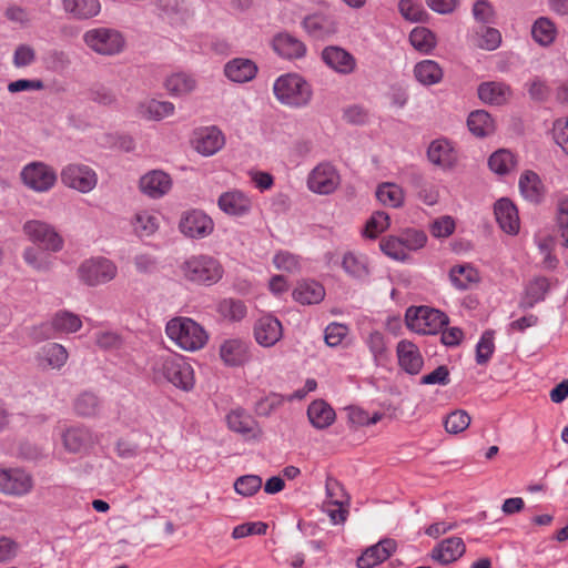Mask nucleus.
I'll return each instance as SVG.
<instances>
[{
	"label": "nucleus",
	"instance_id": "f257e3e1",
	"mask_svg": "<svg viewBox=\"0 0 568 568\" xmlns=\"http://www.w3.org/2000/svg\"><path fill=\"white\" fill-rule=\"evenodd\" d=\"M273 93L283 105L301 109L307 106L313 98L312 85L298 73L280 75L273 84Z\"/></svg>",
	"mask_w": 568,
	"mask_h": 568
},
{
	"label": "nucleus",
	"instance_id": "f03ea898",
	"mask_svg": "<svg viewBox=\"0 0 568 568\" xmlns=\"http://www.w3.org/2000/svg\"><path fill=\"white\" fill-rule=\"evenodd\" d=\"M155 377L164 378L175 387L190 392L195 384L192 365L179 354L159 356L153 365Z\"/></svg>",
	"mask_w": 568,
	"mask_h": 568
},
{
	"label": "nucleus",
	"instance_id": "7ed1b4c3",
	"mask_svg": "<svg viewBox=\"0 0 568 568\" xmlns=\"http://www.w3.org/2000/svg\"><path fill=\"white\" fill-rule=\"evenodd\" d=\"M166 336L180 348L195 352L203 348L209 339L206 331L190 317H173L165 325Z\"/></svg>",
	"mask_w": 568,
	"mask_h": 568
},
{
	"label": "nucleus",
	"instance_id": "20e7f679",
	"mask_svg": "<svg viewBox=\"0 0 568 568\" xmlns=\"http://www.w3.org/2000/svg\"><path fill=\"white\" fill-rule=\"evenodd\" d=\"M181 276L197 285L211 286L216 284L224 274L219 260L211 255H192L179 265Z\"/></svg>",
	"mask_w": 568,
	"mask_h": 568
},
{
	"label": "nucleus",
	"instance_id": "39448f33",
	"mask_svg": "<svg viewBox=\"0 0 568 568\" xmlns=\"http://www.w3.org/2000/svg\"><path fill=\"white\" fill-rule=\"evenodd\" d=\"M75 274L81 284L97 287L113 281L118 275V266L105 256H91L79 264Z\"/></svg>",
	"mask_w": 568,
	"mask_h": 568
},
{
	"label": "nucleus",
	"instance_id": "423d86ee",
	"mask_svg": "<svg viewBox=\"0 0 568 568\" xmlns=\"http://www.w3.org/2000/svg\"><path fill=\"white\" fill-rule=\"evenodd\" d=\"M83 42L94 53L113 57L122 53L126 45L123 33L113 28L99 27L84 32Z\"/></svg>",
	"mask_w": 568,
	"mask_h": 568
},
{
	"label": "nucleus",
	"instance_id": "0eeeda50",
	"mask_svg": "<svg viewBox=\"0 0 568 568\" xmlns=\"http://www.w3.org/2000/svg\"><path fill=\"white\" fill-rule=\"evenodd\" d=\"M405 320L410 331L422 335H435L448 323L445 313L428 306L409 307Z\"/></svg>",
	"mask_w": 568,
	"mask_h": 568
},
{
	"label": "nucleus",
	"instance_id": "6e6552de",
	"mask_svg": "<svg viewBox=\"0 0 568 568\" xmlns=\"http://www.w3.org/2000/svg\"><path fill=\"white\" fill-rule=\"evenodd\" d=\"M22 231L30 242L40 245L47 252L58 253L64 247L63 236L52 224L45 221H26Z\"/></svg>",
	"mask_w": 568,
	"mask_h": 568
},
{
	"label": "nucleus",
	"instance_id": "1a4fd4ad",
	"mask_svg": "<svg viewBox=\"0 0 568 568\" xmlns=\"http://www.w3.org/2000/svg\"><path fill=\"white\" fill-rule=\"evenodd\" d=\"M59 435L64 450L78 456L90 454L99 442L91 429L79 425L59 427Z\"/></svg>",
	"mask_w": 568,
	"mask_h": 568
},
{
	"label": "nucleus",
	"instance_id": "9d476101",
	"mask_svg": "<svg viewBox=\"0 0 568 568\" xmlns=\"http://www.w3.org/2000/svg\"><path fill=\"white\" fill-rule=\"evenodd\" d=\"M178 227L185 237L202 240L214 232L215 223L203 210L190 209L181 213Z\"/></svg>",
	"mask_w": 568,
	"mask_h": 568
},
{
	"label": "nucleus",
	"instance_id": "9b49d317",
	"mask_svg": "<svg viewBox=\"0 0 568 568\" xmlns=\"http://www.w3.org/2000/svg\"><path fill=\"white\" fill-rule=\"evenodd\" d=\"M20 178L28 189L44 193L55 185L58 175L52 166L44 162L34 161L22 168Z\"/></svg>",
	"mask_w": 568,
	"mask_h": 568
},
{
	"label": "nucleus",
	"instance_id": "f8f14e48",
	"mask_svg": "<svg viewBox=\"0 0 568 568\" xmlns=\"http://www.w3.org/2000/svg\"><path fill=\"white\" fill-rule=\"evenodd\" d=\"M82 327L79 315L67 311H58L47 323L36 328L34 334L40 339H49L62 334H72Z\"/></svg>",
	"mask_w": 568,
	"mask_h": 568
},
{
	"label": "nucleus",
	"instance_id": "ddd939ff",
	"mask_svg": "<svg viewBox=\"0 0 568 568\" xmlns=\"http://www.w3.org/2000/svg\"><path fill=\"white\" fill-rule=\"evenodd\" d=\"M341 183L337 170L327 162L317 164L308 174L306 184L311 192L328 195L335 192Z\"/></svg>",
	"mask_w": 568,
	"mask_h": 568
},
{
	"label": "nucleus",
	"instance_id": "4468645a",
	"mask_svg": "<svg viewBox=\"0 0 568 568\" xmlns=\"http://www.w3.org/2000/svg\"><path fill=\"white\" fill-rule=\"evenodd\" d=\"M217 207L230 217H245L253 210L252 197L240 189H231L217 197Z\"/></svg>",
	"mask_w": 568,
	"mask_h": 568
},
{
	"label": "nucleus",
	"instance_id": "2eb2a0df",
	"mask_svg": "<svg viewBox=\"0 0 568 568\" xmlns=\"http://www.w3.org/2000/svg\"><path fill=\"white\" fill-rule=\"evenodd\" d=\"M62 183L82 193L92 191L97 183L95 172L84 164H69L61 172Z\"/></svg>",
	"mask_w": 568,
	"mask_h": 568
},
{
	"label": "nucleus",
	"instance_id": "dca6fc26",
	"mask_svg": "<svg viewBox=\"0 0 568 568\" xmlns=\"http://www.w3.org/2000/svg\"><path fill=\"white\" fill-rule=\"evenodd\" d=\"M192 145L199 154L212 156L225 145V135L215 125L199 128L193 132Z\"/></svg>",
	"mask_w": 568,
	"mask_h": 568
},
{
	"label": "nucleus",
	"instance_id": "f3484780",
	"mask_svg": "<svg viewBox=\"0 0 568 568\" xmlns=\"http://www.w3.org/2000/svg\"><path fill=\"white\" fill-rule=\"evenodd\" d=\"M253 336L262 347L270 348L276 345L283 337L281 321L270 313L263 314L254 323Z\"/></svg>",
	"mask_w": 568,
	"mask_h": 568
},
{
	"label": "nucleus",
	"instance_id": "a211bd4d",
	"mask_svg": "<svg viewBox=\"0 0 568 568\" xmlns=\"http://www.w3.org/2000/svg\"><path fill=\"white\" fill-rule=\"evenodd\" d=\"M230 430L240 434L246 440H258L262 428L255 418L243 408L232 409L225 417Z\"/></svg>",
	"mask_w": 568,
	"mask_h": 568
},
{
	"label": "nucleus",
	"instance_id": "6ab92c4d",
	"mask_svg": "<svg viewBox=\"0 0 568 568\" xmlns=\"http://www.w3.org/2000/svg\"><path fill=\"white\" fill-rule=\"evenodd\" d=\"M31 476L20 468H0V493L23 496L31 491Z\"/></svg>",
	"mask_w": 568,
	"mask_h": 568
},
{
	"label": "nucleus",
	"instance_id": "aec40b11",
	"mask_svg": "<svg viewBox=\"0 0 568 568\" xmlns=\"http://www.w3.org/2000/svg\"><path fill=\"white\" fill-rule=\"evenodd\" d=\"M172 186V178L162 170H151L139 180L140 192L152 200L162 199L169 194Z\"/></svg>",
	"mask_w": 568,
	"mask_h": 568
},
{
	"label": "nucleus",
	"instance_id": "412c9836",
	"mask_svg": "<svg viewBox=\"0 0 568 568\" xmlns=\"http://www.w3.org/2000/svg\"><path fill=\"white\" fill-rule=\"evenodd\" d=\"M427 159L433 165L449 171L458 163V152L449 140L439 138L428 145Z\"/></svg>",
	"mask_w": 568,
	"mask_h": 568
},
{
	"label": "nucleus",
	"instance_id": "4be33fe9",
	"mask_svg": "<svg viewBox=\"0 0 568 568\" xmlns=\"http://www.w3.org/2000/svg\"><path fill=\"white\" fill-rule=\"evenodd\" d=\"M219 354L225 366H243L251 358V345L242 338H227L221 343Z\"/></svg>",
	"mask_w": 568,
	"mask_h": 568
},
{
	"label": "nucleus",
	"instance_id": "5701e85b",
	"mask_svg": "<svg viewBox=\"0 0 568 568\" xmlns=\"http://www.w3.org/2000/svg\"><path fill=\"white\" fill-rule=\"evenodd\" d=\"M160 224V212L154 209H139L130 217L132 232L140 239L154 235Z\"/></svg>",
	"mask_w": 568,
	"mask_h": 568
},
{
	"label": "nucleus",
	"instance_id": "b1692460",
	"mask_svg": "<svg viewBox=\"0 0 568 568\" xmlns=\"http://www.w3.org/2000/svg\"><path fill=\"white\" fill-rule=\"evenodd\" d=\"M163 88L172 98H185L197 88V81L192 73L173 71L163 79Z\"/></svg>",
	"mask_w": 568,
	"mask_h": 568
},
{
	"label": "nucleus",
	"instance_id": "393cba45",
	"mask_svg": "<svg viewBox=\"0 0 568 568\" xmlns=\"http://www.w3.org/2000/svg\"><path fill=\"white\" fill-rule=\"evenodd\" d=\"M495 216L500 229L510 235H516L520 229L518 210L508 199H499L495 203Z\"/></svg>",
	"mask_w": 568,
	"mask_h": 568
},
{
	"label": "nucleus",
	"instance_id": "a878e982",
	"mask_svg": "<svg viewBox=\"0 0 568 568\" xmlns=\"http://www.w3.org/2000/svg\"><path fill=\"white\" fill-rule=\"evenodd\" d=\"M396 541L394 539H383L377 544L368 547L357 559L358 568H373L385 561L396 550Z\"/></svg>",
	"mask_w": 568,
	"mask_h": 568
},
{
	"label": "nucleus",
	"instance_id": "bb28decb",
	"mask_svg": "<svg viewBox=\"0 0 568 568\" xmlns=\"http://www.w3.org/2000/svg\"><path fill=\"white\" fill-rule=\"evenodd\" d=\"M322 59L327 67L341 74H349L356 68L355 58L339 47H327L322 51Z\"/></svg>",
	"mask_w": 568,
	"mask_h": 568
},
{
	"label": "nucleus",
	"instance_id": "cd10ccee",
	"mask_svg": "<svg viewBox=\"0 0 568 568\" xmlns=\"http://www.w3.org/2000/svg\"><path fill=\"white\" fill-rule=\"evenodd\" d=\"M36 358L43 368L61 369L68 362L69 353L59 343H48L39 348Z\"/></svg>",
	"mask_w": 568,
	"mask_h": 568
},
{
	"label": "nucleus",
	"instance_id": "c85d7f7f",
	"mask_svg": "<svg viewBox=\"0 0 568 568\" xmlns=\"http://www.w3.org/2000/svg\"><path fill=\"white\" fill-rule=\"evenodd\" d=\"M136 113L149 121H162L175 113V105L170 101L146 99L138 104Z\"/></svg>",
	"mask_w": 568,
	"mask_h": 568
},
{
	"label": "nucleus",
	"instance_id": "c756f323",
	"mask_svg": "<svg viewBox=\"0 0 568 568\" xmlns=\"http://www.w3.org/2000/svg\"><path fill=\"white\" fill-rule=\"evenodd\" d=\"M466 550L459 537H449L440 541L432 551V558L442 565H448L459 559Z\"/></svg>",
	"mask_w": 568,
	"mask_h": 568
},
{
	"label": "nucleus",
	"instance_id": "7c9ffc66",
	"mask_svg": "<svg viewBox=\"0 0 568 568\" xmlns=\"http://www.w3.org/2000/svg\"><path fill=\"white\" fill-rule=\"evenodd\" d=\"M257 65L254 61L244 58L230 60L224 67L225 77L236 83L248 82L255 78Z\"/></svg>",
	"mask_w": 568,
	"mask_h": 568
},
{
	"label": "nucleus",
	"instance_id": "2f4dec72",
	"mask_svg": "<svg viewBox=\"0 0 568 568\" xmlns=\"http://www.w3.org/2000/svg\"><path fill=\"white\" fill-rule=\"evenodd\" d=\"M292 296L303 305L318 304L325 297V288L314 280H302L296 283Z\"/></svg>",
	"mask_w": 568,
	"mask_h": 568
},
{
	"label": "nucleus",
	"instance_id": "473e14b6",
	"mask_svg": "<svg viewBox=\"0 0 568 568\" xmlns=\"http://www.w3.org/2000/svg\"><path fill=\"white\" fill-rule=\"evenodd\" d=\"M272 47L278 55L285 59H298L306 52V47L300 39L285 32L273 38Z\"/></svg>",
	"mask_w": 568,
	"mask_h": 568
},
{
	"label": "nucleus",
	"instance_id": "72a5a7b5",
	"mask_svg": "<svg viewBox=\"0 0 568 568\" xmlns=\"http://www.w3.org/2000/svg\"><path fill=\"white\" fill-rule=\"evenodd\" d=\"M397 357L400 367L408 374H418L424 361L418 347L408 341H400L397 345Z\"/></svg>",
	"mask_w": 568,
	"mask_h": 568
},
{
	"label": "nucleus",
	"instance_id": "f704fd0d",
	"mask_svg": "<svg viewBox=\"0 0 568 568\" xmlns=\"http://www.w3.org/2000/svg\"><path fill=\"white\" fill-rule=\"evenodd\" d=\"M302 26L304 30L315 39H323L336 31V24L333 18L322 13L305 17Z\"/></svg>",
	"mask_w": 568,
	"mask_h": 568
},
{
	"label": "nucleus",
	"instance_id": "c9c22d12",
	"mask_svg": "<svg viewBox=\"0 0 568 568\" xmlns=\"http://www.w3.org/2000/svg\"><path fill=\"white\" fill-rule=\"evenodd\" d=\"M478 97L485 103L501 105L511 98V90L504 82H484L478 87Z\"/></svg>",
	"mask_w": 568,
	"mask_h": 568
},
{
	"label": "nucleus",
	"instance_id": "e433bc0d",
	"mask_svg": "<svg viewBox=\"0 0 568 568\" xmlns=\"http://www.w3.org/2000/svg\"><path fill=\"white\" fill-rule=\"evenodd\" d=\"M519 191L524 199L529 202L538 203L545 194V186L539 175L530 170L521 173L519 178Z\"/></svg>",
	"mask_w": 568,
	"mask_h": 568
},
{
	"label": "nucleus",
	"instance_id": "4c0bfd02",
	"mask_svg": "<svg viewBox=\"0 0 568 568\" xmlns=\"http://www.w3.org/2000/svg\"><path fill=\"white\" fill-rule=\"evenodd\" d=\"M449 281L455 288L465 291L477 284L480 281V275L471 264H458L450 268Z\"/></svg>",
	"mask_w": 568,
	"mask_h": 568
},
{
	"label": "nucleus",
	"instance_id": "58836bf2",
	"mask_svg": "<svg viewBox=\"0 0 568 568\" xmlns=\"http://www.w3.org/2000/svg\"><path fill=\"white\" fill-rule=\"evenodd\" d=\"M307 416L311 424L317 429L331 426L335 418V410L324 400L317 399L310 404Z\"/></svg>",
	"mask_w": 568,
	"mask_h": 568
},
{
	"label": "nucleus",
	"instance_id": "ea45409f",
	"mask_svg": "<svg viewBox=\"0 0 568 568\" xmlns=\"http://www.w3.org/2000/svg\"><path fill=\"white\" fill-rule=\"evenodd\" d=\"M49 253L43 248L28 246L22 252V258L33 271L47 273L53 268L55 260Z\"/></svg>",
	"mask_w": 568,
	"mask_h": 568
},
{
	"label": "nucleus",
	"instance_id": "a19ab883",
	"mask_svg": "<svg viewBox=\"0 0 568 568\" xmlns=\"http://www.w3.org/2000/svg\"><path fill=\"white\" fill-rule=\"evenodd\" d=\"M414 77L422 85H434L443 80L442 67L434 60H423L415 64Z\"/></svg>",
	"mask_w": 568,
	"mask_h": 568
},
{
	"label": "nucleus",
	"instance_id": "79ce46f5",
	"mask_svg": "<svg viewBox=\"0 0 568 568\" xmlns=\"http://www.w3.org/2000/svg\"><path fill=\"white\" fill-rule=\"evenodd\" d=\"M62 7L77 19H90L101 11L100 0H62Z\"/></svg>",
	"mask_w": 568,
	"mask_h": 568
},
{
	"label": "nucleus",
	"instance_id": "37998d69",
	"mask_svg": "<svg viewBox=\"0 0 568 568\" xmlns=\"http://www.w3.org/2000/svg\"><path fill=\"white\" fill-rule=\"evenodd\" d=\"M557 34V26L547 17L538 18L531 26V37L541 47L551 45Z\"/></svg>",
	"mask_w": 568,
	"mask_h": 568
},
{
	"label": "nucleus",
	"instance_id": "c03bdc74",
	"mask_svg": "<svg viewBox=\"0 0 568 568\" xmlns=\"http://www.w3.org/2000/svg\"><path fill=\"white\" fill-rule=\"evenodd\" d=\"M217 314L229 322H241L247 315L245 302L237 298H223L216 304Z\"/></svg>",
	"mask_w": 568,
	"mask_h": 568
},
{
	"label": "nucleus",
	"instance_id": "a18cd8bd",
	"mask_svg": "<svg viewBox=\"0 0 568 568\" xmlns=\"http://www.w3.org/2000/svg\"><path fill=\"white\" fill-rule=\"evenodd\" d=\"M342 267L347 275L363 280L369 275L367 257L364 254L347 252L343 255Z\"/></svg>",
	"mask_w": 568,
	"mask_h": 568
},
{
	"label": "nucleus",
	"instance_id": "49530a36",
	"mask_svg": "<svg viewBox=\"0 0 568 568\" xmlns=\"http://www.w3.org/2000/svg\"><path fill=\"white\" fill-rule=\"evenodd\" d=\"M376 197L383 205L397 209L404 204L405 194L399 185L384 182L377 186Z\"/></svg>",
	"mask_w": 568,
	"mask_h": 568
},
{
	"label": "nucleus",
	"instance_id": "de8ad7c7",
	"mask_svg": "<svg viewBox=\"0 0 568 568\" xmlns=\"http://www.w3.org/2000/svg\"><path fill=\"white\" fill-rule=\"evenodd\" d=\"M272 263L277 271L287 274H297L303 267L302 257L286 250L275 252Z\"/></svg>",
	"mask_w": 568,
	"mask_h": 568
},
{
	"label": "nucleus",
	"instance_id": "09e8293b",
	"mask_svg": "<svg viewBox=\"0 0 568 568\" xmlns=\"http://www.w3.org/2000/svg\"><path fill=\"white\" fill-rule=\"evenodd\" d=\"M467 125L477 136H487L495 131V123L490 114L484 110L471 112L467 119Z\"/></svg>",
	"mask_w": 568,
	"mask_h": 568
},
{
	"label": "nucleus",
	"instance_id": "8fccbe9b",
	"mask_svg": "<svg viewBox=\"0 0 568 568\" xmlns=\"http://www.w3.org/2000/svg\"><path fill=\"white\" fill-rule=\"evenodd\" d=\"M488 165L494 173L498 175H506L515 170L517 166V160L514 153L508 150L500 149L490 155Z\"/></svg>",
	"mask_w": 568,
	"mask_h": 568
},
{
	"label": "nucleus",
	"instance_id": "3c124183",
	"mask_svg": "<svg viewBox=\"0 0 568 568\" xmlns=\"http://www.w3.org/2000/svg\"><path fill=\"white\" fill-rule=\"evenodd\" d=\"M410 44L423 53H429L436 45L435 34L425 27H416L409 34Z\"/></svg>",
	"mask_w": 568,
	"mask_h": 568
},
{
	"label": "nucleus",
	"instance_id": "603ef678",
	"mask_svg": "<svg viewBox=\"0 0 568 568\" xmlns=\"http://www.w3.org/2000/svg\"><path fill=\"white\" fill-rule=\"evenodd\" d=\"M549 290V282L546 277L532 280L526 287V294L523 304L526 307H532L536 303L542 301Z\"/></svg>",
	"mask_w": 568,
	"mask_h": 568
},
{
	"label": "nucleus",
	"instance_id": "864d4df0",
	"mask_svg": "<svg viewBox=\"0 0 568 568\" xmlns=\"http://www.w3.org/2000/svg\"><path fill=\"white\" fill-rule=\"evenodd\" d=\"M470 420L466 410L456 409L445 417L444 426L447 433L457 435L469 427Z\"/></svg>",
	"mask_w": 568,
	"mask_h": 568
},
{
	"label": "nucleus",
	"instance_id": "5fc2aeb1",
	"mask_svg": "<svg viewBox=\"0 0 568 568\" xmlns=\"http://www.w3.org/2000/svg\"><path fill=\"white\" fill-rule=\"evenodd\" d=\"M390 225V217L383 211L375 212L367 221L364 235L369 239L377 237L381 233L386 231Z\"/></svg>",
	"mask_w": 568,
	"mask_h": 568
},
{
	"label": "nucleus",
	"instance_id": "6e6d98bb",
	"mask_svg": "<svg viewBox=\"0 0 568 568\" xmlns=\"http://www.w3.org/2000/svg\"><path fill=\"white\" fill-rule=\"evenodd\" d=\"M262 487V478L257 475H244L234 483L235 491L243 497H251Z\"/></svg>",
	"mask_w": 568,
	"mask_h": 568
},
{
	"label": "nucleus",
	"instance_id": "4d7b16f0",
	"mask_svg": "<svg viewBox=\"0 0 568 568\" xmlns=\"http://www.w3.org/2000/svg\"><path fill=\"white\" fill-rule=\"evenodd\" d=\"M495 351L494 332L486 331L476 345V362L479 365L486 364Z\"/></svg>",
	"mask_w": 568,
	"mask_h": 568
},
{
	"label": "nucleus",
	"instance_id": "13d9d810",
	"mask_svg": "<svg viewBox=\"0 0 568 568\" xmlns=\"http://www.w3.org/2000/svg\"><path fill=\"white\" fill-rule=\"evenodd\" d=\"M383 414L375 412L369 415L365 409L358 406H352L348 408V419L354 426H368L377 424L383 418Z\"/></svg>",
	"mask_w": 568,
	"mask_h": 568
},
{
	"label": "nucleus",
	"instance_id": "bf43d9fd",
	"mask_svg": "<svg viewBox=\"0 0 568 568\" xmlns=\"http://www.w3.org/2000/svg\"><path fill=\"white\" fill-rule=\"evenodd\" d=\"M379 246L384 254L394 260L404 261L408 256L399 236H387L381 241Z\"/></svg>",
	"mask_w": 568,
	"mask_h": 568
},
{
	"label": "nucleus",
	"instance_id": "052dcab7",
	"mask_svg": "<svg viewBox=\"0 0 568 568\" xmlns=\"http://www.w3.org/2000/svg\"><path fill=\"white\" fill-rule=\"evenodd\" d=\"M100 407V400L93 393L81 394L74 404L75 412L81 416H93Z\"/></svg>",
	"mask_w": 568,
	"mask_h": 568
},
{
	"label": "nucleus",
	"instance_id": "680f3d73",
	"mask_svg": "<svg viewBox=\"0 0 568 568\" xmlns=\"http://www.w3.org/2000/svg\"><path fill=\"white\" fill-rule=\"evenodd\" d=\"M403 241V246L408 254L410 251H417L425 246L427 236L423 231L408 229L399 236Z\"/></svg>",
	"mask_w": 568,
	"mask_h": 568
},
{
	"label": "nucleus",
	"instance_id": "e2e57ef3",
	"mask_svg": "<svg viewBox=\"0 0 568 568\" xmlns=\"http://www.w3.org/2000/svg\"><path fill=\"white\" fill-rule=\"evenodd\" d=\"M501 43L500 32L490 27H483L478 31V47L488 51L496 50Z\"/></svg>",
	"mask_w": 568,
	"mask_h": 568
},
{
	"label": "nucleus",
	"instance_id": "0e129e2a",
	"mask_svg": "<svg viewBox=\"0 0 568 568\" xmlns=\"http://www.w3.org/2000/svg\"><path fill=\"white\" fill-rule=\"evenodd\" d=\"M398 10L402 17L409 22H419L426 14L423 7L413 0H400Z\"/></svg>",
	"mask_w": 568,
	"mask_h": 568
},
{
	"label": "nucleus",
	"instance_id": "69168bd1",
	"mask_svg": "<svg viewBox=\"0 0 568 568\" xmlns=\"http://www.w3.org/2000/svg\"><path fill=\"white\" fill-rule=\"evenodd\" d=\"M37 59L36 50L30 44H19L12 57V63L16 68H26L34 63Z\"/></svg>",
	"mask_w": 568,
	"mask_h": 568
},
{
	"label": "nucleus",
	"instance_id": "338daca9",
	"mask_svg": "<svg viewBox=\"0 0 568 568\" xmlns=\"http://www.w3.org/2000/svg\"><path fill=\"white\" fill-rule=\"evenodd\" d=\"M366 344L369 351L372 352L375 361H382L386 357L387 345L385 337L381 332H372L366 339Z\"/></svg>",
	"mask_w": 568,
	"mask_h": 568
},
{
	"label": "nucleus",
	"instance_id": "774afa93",
	"mask_svg": "<svg viewBox=\"0 0 568 568\" xmlns=\"http://www.w3.org/2000/svg\"><path fill=\"white\" fill-rule=\"evenodd\" d=\"M552 135L555 142L568 154V118H560L554 122Z\"/></svg>",
	"mask_w": 568,
	"mask_h": 568
}]
</instances>
